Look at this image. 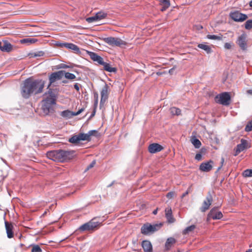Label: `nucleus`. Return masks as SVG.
<instances>
[{"label": "nucleus", "instance_id": "bb28decb", "mask_svg": "<svg viewBox=\"0 0 252 252\" xmlns=\"http://www.w3.org/2000/svg\"><path fill=\"white\" fill-rule=\"evenodd\" d=\"M197 47L198 48L205 51L207 54H210L212 51L211 48L209 46L204 44H199L197 45Z\"/></svg>", "mask_w": 252, "mask_h": 252}, {"label": "nucleus", "instance_id": "de8ad7c7", "mask_svg": "<svg viewBox=\"0 0 252 252\" xmlns=\"http://www.w3.org/2000/svg\"><path fill=\"white\" fill-rule=\"evenodd\" d=\"M224 48L227 49H229L231 48V45L229 43H225L224 44Z\"/></svg>", "mask_w": 252, "mask_h": 252}, {"label": "nucleus", "instance_id": "4be33fe9", "mask_svg": "<svg viewBox=\"0 0 252 252\" xmlns=\"http://www.w3.org/2000/svg\"><path fill=\"white\" fill-rule=\"evenodd\" d=\"M142 247L144 252H153L152 245L149 241H143L142 243Z\"/></svg>", "mask_w": 252, "mask_h": 252}, {"label": "nucleus", "instance_id": "b1692460", "mask_svg": "<svg viewBox=\"0 0 252 252\" xmlns=\"http://www.w3.org/2000/svg\"><path fill=\"white\" fill-rule=\"evenodd\" d=\"M159 2L161 6L160 10L162 11L166 10L170 5L169 0H159Z\"/></svg>", "mask_w": 252, "mask_h": 252}, {"label": "nucleus", "instance_id": "f03ea898", "mask_svg": "<svg viewBox=\"0 0 252 252\" xmlns=\"http://www.w3.org/2000/svg\"><path fill=\"white\" fill-rule=\"evenodd\" d=\"M74 151L57 150L49 151L46 153L47 157L56 162H63L72 159L74 157Z\"/></svg>", "mask_w": 252, "mask_h": 252}, {"label": "nucleus", "instance_id": "5701e85b", "mask_svg": "<svg viewBox=\"0 0 252 252\" xmlns=\"http://www.w3.org/2000/svg\"><path fill=\"white\" fill-rule=\"evenodd\" d=\"M176 240L173 237L168 238L165 244V250L166 251H169L171 248L176 243Z\"/></svg>", "mask_w": 252, "mask_h": 252}, {"label": "nucleus", "instance_id": "680f3d73", "mask_svg": "<svg viewBox=\"0 0 252 252\" xmlns=\"http://www.w3.org/2000/svg\"><path fill=\"white\" fill-rule=\"evenodd\" d=\"M246 252H252V249L248 250V251H246Z\"/></svg>", "mask_w": 252, "mask_h": 252}, {"label": "nucleus", "instance_id": "052dcab7", "mask_svg": "<svg viewBox=\"0 0 252 252\" xmlns=\"http://www.w3.org/2000/svg\"><path fill=\"white\" fill-rule=\"evenodd\" d=\"M249 5L251 7H252V0L251 1H250V3H249Z\"/></svg>", "mask_w": 252, "mask_h": 252}, {"label": "nucleus", "instance_id": "6ab92c4d", "mask_svg": "<svg viewBox=\"0 0 252 252\" xmlns=\"http://www.w3.org/2000/svg\"><path fill=\"white\" fill-rule=\"evenodd\" d=\"M89 54L90 56L91 59L94 61L97 62L99 64L101 65L104 63L103 58L101 57L100 56L98 55L97 54L94 52H90L89 53Z\"/></svg>", "mask_w": 252, "mask_h": 252}, {"label": "nucleus", "instance_id": "a878e982", "mask_svg": "<svg viewBox=\"0 0 252 252\" xmlns=\"http://www.w3.org/2000/svg\"><path fill=\"white\" fill-rule=\"evenodd\" d=\"M37 41V39L35 38H27L21 39L20 40V42L22 44H31L32 43H34Z\"/></svg>", "mask_w": 252, "mask_h": 252}, {"label": "nucleus", "instance_id": "13d9d810", "mask_svg": "<svg viewBox=\"0 0 252 252\" xmlns=\"http://www.w3.org/2000/svg\"><path fill=\"white\" fill-rule=\"evenodd\" d=\"M158 208H157L156 210H155L153 212V214L154 215H156V214H157V213H158Z\"/></svg>", "mask_w": 252, "mask_h": 252}, {"label": "nucleus", "instance_id": "0e129e2a", "mask_svg": "<svg viewBox=\"0 0 252 252\" xmlns=\"http://www.w3.org/2000/svg\"><path fill=\"white\" fill-rule=\"evenodd\" d=\"M47 213V212L45 211L43 214V216H45Z\"/></svg>", "mask_w": 252, "mask_h": 252}, {"label": "nucleus", "instance_id": "7c9ffc66", "mask_svg": "<svg viewBox=\"0 0 252 252\" xmlns=\"http://www.w3.org/2000/svg\"><path fill=\"white\" fill-rule=\"evenodd\" d=\"M30 247L32 248L31 252H42V250L38 245L32 244Z\"/></svg>", "mask_w": 252, "mask_h": 252}, {"label": "nucleus", "instance_id": "a19ab883", "mask_svg": "<svg viewBox=\"0 0 252 252\" xmlns=\"http://www.w3.org/2000/svg\"><path fill=\"white\" fill-rule=\"evenodd\" d=\"M94 107L95 108H96L97 106V104H98V94L97 93H95L94 94Z\"/></svg>", "mask_w": 252, "mask_h": 252}, {"label": "nucleus", "instance_id": "aec40b11", "mask_svg": "<svg viewBox=\"0 0 252 252\" xmlns=\"http://www.w3.org/2000/svg\"><path fill=\"white\" fill-rule=\"evenodd\" d=\"M5 226L6 230V233L7 237L8 238H11L13 237V226L12 223H9L7 221H5Z\"/></svg>", "mask_w": 252, "mask_h": 252}, {"label": "nucleus", "instance_id": "58836bf2", "mask_svg": "<svg viewBox=\"0 0 252 252\" xmlns=\"http://www.w3.org/2000/svg\"><path fill=\"white\" fill-rule=\"evenodd\" d=\"M246 29L250 30L252 29V20H247L245 24Z\"/></svg>", "mask_w": 252, "mask_h": 252}, {"label": "nucleus", "instance_id": "473e14b6", "mask_svg": "<svg viewBox=\"0 0 252 252\" xmlns=\"http://www.w3.org/2000/svg\"><path fill=\"white\" fill-rule=\"evenodd\" d=\"M170 112L173 115L179 116L181 113V111L179 108L175 107L171 108Z\"/></svg>", "mask_w": 252, "mask_h": 252}, {"label": "nucleus", "instance_id": "6e6d98bb", "mask_svg": "<svg viewBox=\"0 0 252 252\" xmlns=\"http://www.w3.org/2000/svg\"><path fill=\"white\" fill-rule=\"evenodd\" d=\"M95 109L96 108H94V111L91 115V117H92L94 116L95 113Z\"/></svg>", "mask_w": 252, "mask_h": 252}, {"label": "nucleus", "instance_id": "09e8293b", "mask_svg": "<svg viewBox=\"0 0 252 252\" xmlns=\"http://www.w3.org/2000/svg\"><path fill=\"white\" fill-rule=\"evenodd\" d=\"M84 110V108H81L77 112L74 113V116H77L79 115L81 113H82Z\"/></svg>", "mask_w": 252, "mask_h": 252}, {"label": "nucleus", "instance_id": "cd10ccee", "mask_svg": "<svg viewBox=\"0 0 252 252\" xmlns=\"http://www.w3.org/2000/svg\"><path fill=\"white\" fill-rule=\"evenodd\" d=\"M105 17H89L86 19V21L89 23H93L99 21Z\"/></svg>", "mask_w": 252, "mask_h": 252}, {"label": "nucleus", "instance_id": "603ef678", "mask_svg": "<svg viewBox=\"0 0 252 252\" xmlns=\"http://www.w3.org/2000/svg\"><path fill=\"white\" fill-rule=\"evenodd\" d=\"M74 87L76 90V91H79V85L78 83H75L74 85Z\"/></svg>", "mask_w": 252, "mask_h": 252}, {"label": "nucleus", "instance_id": "39448f33", "mask_svg": "<svg viewBox=\"0 0 252 252\" xmlns=\"http://www.w3.org/2000/svg\"><path fill=\"white\" fill-rule=\"evenodd\" d=\"M102 225V222L97 220V218H94L88 222L81 225L78 230L81 232H94L97 230Z\"/></svg>", "mask_w": 252, "mask_h": 252}, {"label": "nucleus", "instance_id": "9b49d317", "mask_svg": "<svg viewBox=\"0 0 252 252\" xmlns=\"http://www.w3.org/2000/svg\"><path fill=\"white\" fill-rule=\"evenodd\" d=\"M213 202V197L210 192L208 193L206 196V200H205L202 204V206L200 208V211L202 212H205L206 211L209 209L210 205Z\"/></svg>", "mask_w": 252, "mask_h": 252}, {"label": "nucleus", "instance_id": "ddd939ff", "mask_svg": "<svg viewBox=\"0 0 252 252\" xmlns=\"http://www.w3.org/2000/svg\"><path fill=\"white\" fill-rule=\"evenodd\" d=\"M108 89L109 86L107 84H105V85L103 87L100 94H101V99L100 101V105H103L108 97Z\"/></svg>", "mask_w": 252, "mask_h": 252}, {"label": "nucleus", "instance_id": "dca6fc26", "mask_svg": "<svg viewBox=\"0 0 252 252\" xmlns=\"http://www.w3.org/2000/svg\"><path fill=\"white\" fill-rule=\"evenodd\" d=\"M213 161L211 160L202 162L199 166V170L203 172H209L213 168Z\"/></svg>", "mask_w": 252, "mask_h": 252}, {"label": "nucleus", "instance_id": "20e7f679", "mask_svg": "<svg viewBox=\"0 0 252 252\" xmlns=\"http://www.w3.org/2000/svg\"><path fill=\"white\" fill-rule=\"evenodd\" d=\"M98 136V131L96 130H90L87 133H80L77 135H74L70 138L68 141L72 144L77 145L80 143V141H90L91 140V136Z\"/></svg>", "mask_w": 252, "mask_h": 252}, {"label": "nucleus", "instance_id": "7ed1b4c3", "mask_svg": "<svg viewBox=\"0 0 252 252\" xmlns=\"http://www.w3.org/2000/svg\"><path fill=\"white\" fill-rule=\"evenodd\" d=\"M48 95L42 101V110L45 115H48L54 111V106L56 104V94L51 89L48 91Z\"/></svg>", "mask_w": 252, "mask_h": 252}, {"label": "nucleus", "instance_id": "2f4dec72", "mask_svg": "<svg viewBox=\"0 0 252 252\" xmlns=\"http://www.w3.org/2000/svg\"><path fill=\"white\" fill-rule=\"evenodd\" d=\"M63 72L64 73V76L66 79L72 80L76 78V76L74 74L65 72L64 70H63Z\"/></svg>", "mask_w": 252, "mask_h": 252}, {"label": "nucleus", "instance_id": "2eb2a0df", "mask_svg": "<svg viewBox=\"0 0 252 252\" xmlns=\"http://www.w3.org/2000/svg\"><path fill=\"white\" fill-rule=\"evenodd\" d=\"M247 35L243 33L240 35L237 39V43L241 49L245 50L247 49Z\"/></svg>", "mask_w": 252, "mask_h": 252}, {"label": "nucleus", "instance_id": "5fc2aeb1", "mask_svg": "<svg viewBox=\"0 0 252 252\" xmlns=\"http://www.w3.org/2000/svg\"><path fill=\"white\" fill-rule=\"evenodd\" d=\"M247 93L249 94L252 95V90H248L247 91Z\"/></svg>", "mask_w": 252, "mask_h": 252}, {"label": "nucleus", "instance_id": "f3484780", "mask_svg": "<svg viewBox=\"0 0 252 252\" xmlns=\"http://www.w3.org/2000/svg\"><path fill=\"white\" fill-rule=\"evenodd\" d=\"M163 149V147L158 143H153L150 144L148 147V151L150 153H156L159 152Z\"/></svg>", "mask_w": 252, "mask_h": 252}, {"label": "nucleus", "instance_id": "e2e57ef3", "mask_svg": "<svg viewBox=\"0 0 252 252\" xmlns=\"http://www.w3.org/2000/svg\"><path fill=\"white\" fill-rule=\"evenodd\" d=\"M63 68H67V67H68V66L67 65H64L63 66Z\"/></svg>", "mask_w": 252, "mask_h": 252}, {"label": "nucleus", "instance_id": "423d86ee", "mask_svg": "<svg viewBox=\"0 0 252 252\" xmlns=\"http://www.w3.org/2000/svg\"><path fill=\"white\" fill-rule=\"evenodd\" d=\"M103 41L111 46L121 47L126 45V42L121 39L115 37H105L103 39Z\"/></svg>", "mask_w": 252, "mask_h": 252}, {"label": "nucleus", "instance_id": "c03bdc74", "mask_svg": "<svg viewBox=\"0 0 252 252\" xmlns=\"http://www.w3.org/2000/svg\"><path fill=\"white\" fill-rule=\"evenodd\" d=\"M44 54V53L43 51H38L36 53H34V57H41L43 56Z\"/></svg>", "mask_w": 252, "mask_h": 252}, {"label": "nucleus", "instance_id": "c85d7f7f", "mask_svg": "<svg viewBox=\"0 0 252 252\" xmlns=\"http://www.w3.org/2000/svg\"><path fill=\"white\" fill-rule=\"evenodd\" d=\"M61 116L63 117L67 118H70L72 116H74V112H72L69 110H64L61 113Z\"/></svg>", "mask_w": 252, "mask_h": 252}, {"label": "nucleus", "instance_id": "c9c22d12", "mask_svg": "<svg viewBox=\"0 0 252 252\" xmlns=\"http://www.w3.org/2000/svg\"><path fill=\"white\" fill-rule=\"evenodd\" d=\"M231 19L236 22H243L247 19L248 17H230Z\"/></svg>", "mask_w": 252, "mask_h": 252}, {"label": "nucleus", "instance_id": "6e6552de", "mask_svg": "<svg viewBox=\"0 0 252 252\" xmlns=\"http://www.w3.org/2000/svg\"><path fill=\"white\" fill-rule=\"evenodd\" d=\"M230 98L229 93L225 92L221 94L219 97H216V99H218L216 101L222 105H228L230 103Z\"/></svg>", "mask_w": 252, "mask_h": 252}, {"label": "nucleus", "instance_id": "72a5a7b5", "mask_svg": "<svg viewBox=\"0 0 252 252\" xmlns=\"http://www.w3.org/2000/svg\"><path fill=\"white\" fill-rule=\"evenodd\" d=\"M229 16H247L245 14H243L238 10L233 9L230 11Z\"/></svg>", "mask_w": 252, "mask_h": 252}, {"label": "nucleus", "instance_id": "864d4df0", "mask_svg": "<svg viewBox=\"0 0 252 252\" xmlns=\"http://www.w3.org/2000/svg\"><path fill=\"white\" fill-rule=\"evenodd\" d=\"M176 68V66H174L173 68H171L169 70V73L170 74H172L173 73V72L175 70V69Z\"/></svg>", "mask_w": 252, "mask_h": 252}, {"label": "nucleus", "instance_id": "4468645a", "mask_svg": "<svg viewBox=\"0 0 252 252\" xmlns=\"http://www.w3.org/2000/svg\"><path fill=\"white\" fill-rule=\"evenodd\" d=\"M0 50L4 52H10L13 50V45L7 40L0 41Z\"/></svg>", "mask_w": 252, "mask_h": 252}, {"label": "nucleus", "instance_id": "f257e3e1", "mask_svg": "<svg viewBox=\"0 0 252 252\" xmlns=\"http://www.w3.org/2000/svg\"><path fill=\"white\" fill-rule=\"evenodd\" d=\"M45 81L41 79H34L32 77L26 79L21 88V94L24 98L28 99L32 94H37L42 92Z\"/></svg>", "mask_w": 252, "mask_h": 252}, {"label": "nucleus", "instance_id": "412c9836", "mask_svg": "<svg viewBox=\"0 0 252 252\" xmlns=\"http://www.w3.org/2000/svg\"><path fill=\"white\" fill-rule=\"evenodd\" d=\"M165 217L167 219V221L169 223H173L175 220L172 215V212L171 207H168L165 210Z\"/></svg>", "mask_w": 252, "mask_h": 252}, {"label": "nucleus", "instance_id": "1a4fd4ad", "mask_svg": "<svg viewBox=\"0 0 252 252\" xmlns=\"http://www.w3.org/2000/svg\"><path fill=\"white\" fill-rule=\"evenodd\" d=\"M250 147V145L247 140L242 139L241 140V143L237 145L236 148L234 149L235 156H237L240 152L243 151L244 150L248 149Z\"/></svg>", "mask_w": 252, "mask_h": 252}, {"label": "nucleus", "instance_id": "37998d69", "mask_svg": "<svg viewBox=\"0 0 252 252\" xmlns=\"http://www.w3.org/2000/svg\"><path fill=\"white\" fill-rule=\"evenodd\" d=\"M95 160H93L90 164L89 165H88L87 166V167L86 168L85 171H87L88 170H89L90 168L93 167L94 165L95 164Z\"/></svg>", "mask_w": 252, "mask_h": 252}, {"label": "nucleus", "instance_id": "4d7b16f0", "mask_svg": "<svg viewBox=\"0 0 252 252\" xmlns=\"http://www.w3.org/2000/svg\"><path fill=\"white\" fill-rule=\"evenodd\" d=\"M197 29L198 30H200V29H203V26H201V25H198L197 26Z\"/></svg>", "mask_w": 252, "mask_h": 252}, {"label": "nucleus", "instance_id": "f704fd0d", "mask_svg": "<svg viewBox=\"0 0 252 252\" xmlns=\"http://www.w3.org/2000/svg\"><path fill=\"white\" fill-rule=\"evenodd\" d=\"M222 35H216L208 34L207 35V38L209 39L220 40L222 39Z\"/></svg>", "mask_w": 252, "mask_h": 252}, {"label": "nucleus", "instance_id": "8fccbe9b", "mask_svg": "<svg viewBox=\"0 0 252 252\" xmlns=\"http://www.w3.org/2000/svg\"><path fill=\"white\" fill-rule=\"evenodd\" d=\"M93 14H94V13H93ZM95 16H106V14H105V13H102L101 12H97V13H95Z\"/></svg>", "mask_w": 252, "mask_h": 252}, {"label": "nucleus", "instance_id": "c756f323", "mask_svg": "<svg viewBox=\"0 0 252 252\" xmlns=\"http://www.w3.org/2000/svg\"><path fill=\"white\" fill-rule=\"evenodd\" d=\"M195 228H196V226L195 225H191L189 226H188L183 230V235L188 234L190 232H192Z\"/></svg>", "mask_w": 252, "mask_h": 252}, {"label": "nucleus", "instance_id": "49530a36", "mask_svg": "<svg viewBox=\"0 0 252 252\" xmlns=\"http://www.w3.org/2000/svg\"><path fill=\"white\" fill-rule=\"evenodd\" d=\"M195 159L198 161L201 160L202 155L200 153H197L195 157Z\"/></svg>", "mask_w": 252, "mask_h": 252}, {"label": "nucleus", "instance_id": "79ce46f5", "mask_svg": "<svg viewBox=\"0 0 252 252\" xmlns=\"http://www.w3.org/2000/svg\"><path fill=\"white\" fill-rule=\"evenodd\" d=\"M191 191H192V189H191V186H190L188 188L187 191L182 195L181 197L182 198L184 197L185 196L187 195L189 192H190Z\"/></svg>", "mask_w": 252, "mask_h": 252}, {"label": "nucleus", "instance_id": "e433bc0d", "mask_svg": "<svg viewBox=\"0 0 252 252\" xmlns=\"http://www.w3.org/2000/svg\"><path fill=\"white\" fill-rule=\"evenodd\" d=\"M192 143L196 148H199L201 145V142L197 138H194L192 140Z\"/></svg>", "mask_w": 252, "mask_h": 252}, {"label": "nucleus", "instance_id": "393cba45", "mask_svg": "<svg viewBox=\"0 0 252 252\" xmlns=\"http://www.w3.org/2000/svg\"><path fill=\"white\" fill-rule=\"evenodd\" d=\"M101 65H103L104 69L109 72H115L117 69L115 67H111L109 63L104 62V63Z\"/></svg>", "mask_w": 252, "mask_h": 252}, {"label": "nucleus", "instance_id": "f8f14e48", "mask_svg": "<svg viewBox=\"0 0 252 252\" xmlns=\"http://www.w3.org/2000/svg\"><path fill=\"white\" fill-rule=\"evenodd\" d=\"M222 214L220 211H218L217 208H213L212 209L207 216V220L210 219L213 220H219L222 217Z\"/></svg>", "mask_w": 252, "mask_h": 252}, {"label": "nucleus", "instance_id": "4c0bfd02", "mask_svg": "<svg viewBox=\"0 0 252 252\" xmlns=\"http://www.w3.org/2000/svg\"><path fill=\"white\" fill-rule=\"evenodd\" d=\"M243 175L245 177H252V169L245 170L243 173Z\"/></svg>", "mask_w": 252, "mask_h": 252}, {"label": "nucleus", "instance_id": "ea45409f", "mask_svg": "<svg viewBox=\"0 0 252 252\" xmlns=\"http://www.w3.org/2000/svg\"><path fill=\"white\" fill-rule=\"evenodd\" d=\"M245 131L249 132L252 130V120L249 122L245 127Z\"/></svg>", "mask_w": 252, "mask_h": 252}, {"label": "nucleus", "instance_id": "bf43d9fd", "mask_svg": "<svg viewBox=\"0 0 252 252\" xmlns=\"http://www.w3.org/2000/svg\"><path fill=\"white\" fill-rule=\"evenodd\" d=\"M68 82V81L66 80H64L62 81V83H63V84H66Z\"/></svg>", "mask_w": 252, "mask_h": 252}, {"label": "nucleus", "instance_id": "3c124183", "mask_svg": "<svg viewBox=\"0 0 252 252\" xmlns=\"http://www.w3.org/2000/svg\"><path fill=\"white\" fill-rule=\"evenodd\" d=\"M224 161V158H221V162H220L221 165L218 168V171L220 170L221 169V168L222 167V166H223Z\"/></svg>", "mask_w": 252, "mask_h": 252}, {"label": "nucleus", "instance_id": "a211bd4d", "mask_svg": "<svg viewBox=\"0 0 252 252\" xmlns=\"http://www.w3.org/2000/svg\"><path fill=\"white\" fill-rule=\"evenodd\" d=\"M62 47H65L67 49H71L76 53L80 52L79 48L76 45L71 43H63L60 44Z\"/></svg>", "mask_w": 252, "mask_h": 252}, {"label": "nucleus", "instance_id": "a18cd8bd", "mask_svg": "<svg viewBox=\"0 0 252 252\" xmlns=\"http://www.w3.org/2000/svg\"><path fill=\"white\" fill-rule=\"evenodd\" d=\"M174 195V192L171 191V192H169L167 193L166 197L169 199H171L173 197Z\"/></svg>", "mask_w": 252, "mask_h": 252}, {"label": "nucleus", "instance_id": "9d476101", "mask_svg": "<svg viewBox=\"0 0 252 252\" xmlns=\"http://www.w3.org/2000/svg\"><path fill=\"white\" fill-rule=\"evenodd\" d=\"M64 73L63 72V70H60L52 73L49 77V84L48 88L57 80H61L64 76Z\"/></svg>", "mask_w": 252, "mask_h": 252}, {"label": "nucleus", "instance_id": "0eeeda50", "mask_svg": "<svg viewBox=\"0 0 252 252\" xmlns=\"http://www.w3.org/2000/svg\"><path fill=\"white\" fill-rule=\"evenodd\" d=\"M161 225V224L152 225L149 223H147L141 227V232L143 234L148 235L157 231Z\"/></svg>", "mask_w": 252, "mask_h": 252}]
</instances>
